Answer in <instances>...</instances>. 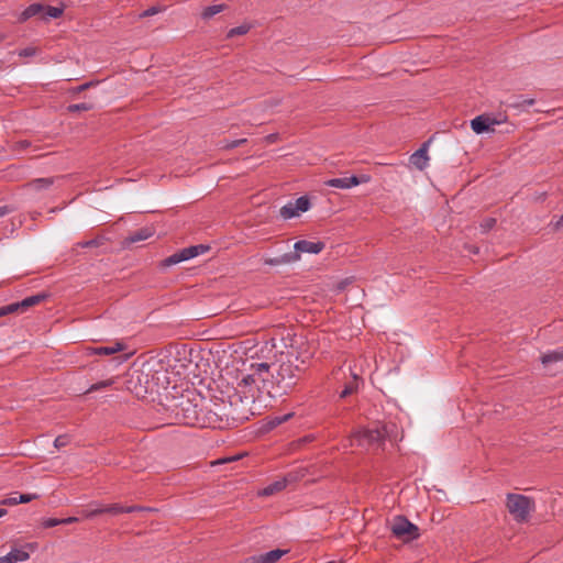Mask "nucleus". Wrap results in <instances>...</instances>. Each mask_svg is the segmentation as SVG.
I'll return each instance as SVG.
<instances>
[{"label": "nucleus", "mask_w": 563, "mask_h": 563, "mask_svg": "<svg viewBox=\"0 0 563 563\" xmlns=\"http://www.w3.org/2000/svg\"><path fill=\"white\" fill-rule=\"evenodd\" d=\"M306 369V362L298 354H282L276 363H252L249 372L236 377L231 402L240 418L254 415L253 404L262 394L283 395L290 390Z\"/></svg>", "instance_id": "f257e3e1"}, {"label": "nucleus", "mask_w": 563, "mask_h": 563, "mask_svg": "<svg viewBox=\"0 0 563 563\" xmlns=\"http://www.w3.org/2000/svg\"><path fill=\"white\" fill-rule=\"evenodd\" d=\"M233 386L234 384L230 385L227 382L224 389L220 390L219 399L221 404H214V409L206 406L202 400L201 404H197L189 398L183 399L177 406L176 416L178 420L187 426L212 429L224 428L230 424V419L233 422L247 420L249 418H240L236 415L238 406L231 402L230 397L233 394Z\"/></svg>", "instance_id": "f03ea898"}, {"label": "nucleus", "mask_w": 563, "mask_h": 563, "mask_svg": "<svg viewBox=\"0 0 563 563\" xmlns=\"http://www.w3.org/2000/svg\"><path fill=\"white\" fill-rule=\"evenodd\" d=\"M471 129L476 134H494L509 132L514 125L504 113H483L471 120Z\"/></svg>", "instance_id": "7ed1b4c3"}, {"label": "nucleus", "mask_w": 563, "mask_h": 563, "mask_svg": "<svg viewBox=\"0 0 563 563\" xmlns=\"http://www.w3.org/2000/svg\"><path fill=\"white\" fill-rule=\"evenodd\" d=\"M507 509L517 522H526L534 510V503L527 496L508 494Z\"/></svg>", "instance_id": "20e7f679"}, {"label": "nucleus", "mask_w": 563, "mask_h": 563, "mask_svg": "<svg viewBox=\"0 0 563 563\" xmlns=\"http://www.w3.org/2000/svg\"><path fill=\"white\" fill-rule=\"evenodd\" d=\"M391 532L395 537L406 541L416 540L420 536L419 528L402 516L394 519Z\"/></svg>", "instance_id": "39448f33"}, {"label": "nucleus", "mask_w": 563, "mask_h": 563, "mask_svg": "<svg viewBox=\"0 0 563 563\" xmlns=\"http://www.w3.org/2000/svg\"><path fill=\"white\" fill-rule=\"evenodd\" d=\"M310 207V199L307 196H301L296 200H290L285 206H283L279 210V214L284 220H289L308 211Z\"/></svg>", "instance_id": "423d86ee"}, {"label": "nucleus", "mask_w": 563, "mask_h": 563, "mask_svg": "<svg viewBox=\"0 0 563 563\" xmlns=\"http://www.w3.org/2000/svg\"><path fill=\"white\" fill-rule=\"evenodd\" d=\"M386 435L385 429H362L353 434L352 443L357 442L361 446L374 445L380 443Z\"/></svg>", "instance_id": "0eeeda50"}, {"label": "nucleus", "mask_w": 563, "mask_h": 563, "mask_svg": "<svg viewBox=\"0 0 563 563\" xmlns=\"http://www.w3.org/2000/svg\"><path fill=\"white\" fill-rule=\"evenodd\" d=\"M44 299L42 295H35L24 298L22 301L13 302L3 307H0V318L10 313L18 312L19 310H25L32 306L40 303Z\"/></svg>", "instance_id": "6e6552de"}, {"label": "nucleus", "mask_w": 563, "mask_h": 563, "mask_svg": "<svg viewBox=\"0 0 563 563\" xmlns=\"http://www.w3.org/2000/svg\"><path fill=\"white\" fill-rule=\"evenodd\" d=\"M371 180L369 175L350 176V177H341V178H331L325 181V185L329 187L341 188V189H350L352 187L358 186L360 184H366Z\"/></svg>", "instance_id": "1a4fd4ad"}, {"label": "nucleus", "mask_w": 563, "mask_h": 563, "mask_svg": "<svg viewBox=\"0 0 563 563\" xmlns=\"http://www.w3.org/2000/svg\"><path fill=\"white\" fill-rule=\"evenodd\" d=\"M428 145L429 143H423L422 146L412 153L409 157V166L423 170L429 165V155H428Z\"/></svg>", "instance_id": "9d476101"}, {"label": "nucleus", "mask_w": 563, "mask_h": 563, "mask_svg": "<svg viewBox=\"0 0 563 563\" xmlns=\"http://www.w3.org/2000/svg\"><path fill=\"white\" fill-rule=\"evenodd\" d=\"M287 553L286 550L275 549L266 553L252 555L245 560V563H276L283 555Z\"/></svg>", "instance_id": "9b49d317"}, {"label": "nucleus", "mask_w": 563, "mask_h": 563, "mask_svg": "<svg viewBox=\"0 0 563 563\" xmlns=\"http://www.w3.org/2000/svg\"><path fill=\"white\" fill-rule=\"evenodd\" d=\"M196 251L197 250L191 246L185 247V249L180 250L179 252L166 257L163 261V265L168 267V266L176 265L178 263L191 260L197 256Z\"/></svg>", "instance_id": "f8f14e48"}, {"label": "nucleus", "mask_w": 563, "mask_h": 563, "mask_svg": "<svg viewBox=\"0 0 563 563\" xmlns=\"http://www.w3.org/2000/svg\"><path fill=\"white\" fill-rule=\"evenodd\" d=\"M125 349L122 342H113L109 346H88L85 349L87 355H112Z\"/></svg>", "instance_id": "ddd939ff"}, {"label": "nucleus", "mask_w": 563, "mask_h": 563, "mask_svg": "<svg viewBox=\"0 0 563 563\" xmlns=\"http://www.w3.org/2000/svg\"><path fill=\"white\" fill-rule=\"evenodd\" d=\"M295 251L298 253L318 254L324 249L323 242H311L307 240L297 241L294 245Z\"/></svg>", "instance_id": "4468645a"}, {"label": "nucleus", "mask_w": 563, "mask_h": 563, "mask_svg": "<svg viewBox=\"0 0 563 563\" xmlns=\"http://www.w3.org/2000/svg\"><path fill=\"white\" fill-rule=\"evenodd\" d=\"M30 554L23 549H12L8 554L0 556V563H19L29 560Z\"/></svg>", "instance_id": "2eb2a0df"}, {"label": "nucleus", "mask_w": 563, "mask_h": 563, "mask_svg": "<svg viewBox=\"0 0 563 563\" xmlns=\"http://www.w3.org/2000/svg\"><path fill=\"white\" fill-rule=\"evenodd\" d=\"M287 486V478H279L267 486H265L263 489L258 490L257 495L262 497L272 496L278 492H282Z\"/></svg>", "instance_id": "dca6fc26"}, {"label": "nucleus", "mask_w": 563, "mask_h": 563, "mask_svg": "<svg viewBox=\"0 0 563 563\" xmlns=\"http://www.w3.org/2000/svg\"><path fill=\"white\" fill-rule=\"evenodd\" d=\"M141 510H147V509L143 508V507H137V506L124 507V506H121L120 504L106 505V514H111V515L129 514V512L141 511Z\"/></svg>", "instance_id": "f3484780"}, {"label": "nucleus", "mask_w": 563, "mask_h": 563, "mask_svg": "<svg viewBox=\"0 0 563 563\" xmlns=\"http://www.w3.org/2000/svg\"><path fill=\"white\" fill-rule=\"evenodd\" d=\"M153 234H154V231L151 228H143V229H140L136 232L130 234L125 239V243L132 244V243L141 242V241L147 240Z\"/></svg>", "instance_id": "a211bd4d"}, {"label": "nucleus", "mask_w": 563, "mask_h": 563, "mask_svg": "<svg viewBox=\"0 0 563 563\" xmlns=\"http://www.w3.org/2000/svg\"><path fill=\"white\" fill-rule=\"evenodd\" d=\"M563 361V347L558 350L549 351L541 356L543 365Z\"/></svg>", "instance_id": "6ab92c4d"}, {"label": "nucleus", "mask_w": 563, "mask_h": 563, "mask_svg": "<svg viewBox=\"0 0 563 563\" xmlns=\"http://www.w3.org/2000/svg\"><path fill=\"white\" fill-rule=\"evenodd\" d=\"M101 514H106V505L98 503L90 504L89 507L81 511L84 518L90 519Z\"/></svg>", "instance_id": "aec40b11"}, {"label": "nucleus", "mask_w": 563, "mask_h": 563, "mask_svg": "<svg viewBox=\"0 0 563 563\" xmlns=\"http://www.w3.org/2000/svg\"><path fill=\"white\" fill-rule=\"evenodd\" d=\"M44 5L40 3L30 4L21 14V20L25 21L38 14H43Z\"/></svg>", "instance_id": "412c9836"}, {"label": "nucleus", "mask_w": 563, "mask_h": 563, "mask_svg": "<svg viewBox=\"0 0 563 563\" xmlns=\"http://www.w3.org/2000/svg\"><path fill=\"white\" fill-rule=\"evenodd\" d=\"M224 10H225V4H223V3L212 4V5H209L203 9L201 16H202V19L208 20Z\"/></svg>", "instance_id": "4be33fe9"}, {"label": "nucleus", "mask_w": 563, "mask_h": 563, "mask_svg": "<svg viewBox=\"0 0 563 563\" xmlns=\"http://www.w3.org/2000/svg\"><path fill=\"white\" fill-rule=\"evenodd\" d=\"M53 181V178H37L29 183L27 186L33 190H42L48 188Z\"/></svg>", "instance_id": "5701e85b"}, {"label": "nucleus", "mask_w": 563, "mask_h": 563, "mask_svg": "<svg viewBox=\"0 0 563 563\" xmlns=\"http://www.w3.org/2000/svg\"><path fill=\"white\" fill-rule=\"evenodd\" d=\"M63 14V9L58 7L44 5L43 18L57 19Z\"/></svg>", "instance_id": "b1692460"}, {"label": "nucleus", "mask_w": 563, "mask_h": 563, "mask_svg": "<svg viewBox=\"0 0 563 563\" xmlns=\"http://www.w3.org/2000/svg\"><path fill=\"white\" fill-rule=\"evenodd\" d=\"M250 30H251V25L246 24V23L235 26V27H232L228 31L227 38H232V37L239 36V35H245L246 33H249Z\"/></svg>", "instance_id": "393cba45"}, {"label": "nucleus", "mask_w": 563, "mask_h": 563, "mask_svg": "<svg viewBox=\"0 0 563 563\" xmlns=\"http://www.w3.org/2000/svg\"><path fill=\"white\" fill-rule=\"evenodd\" d=\"M298 258H299V254H285L282 257L269 260L266 263L269 265H279L283 263H288L290 261H296Z\"/></svg>", "instance_id": "a878e982"}, {"label": "nucleus", "mask_w": 563, "mask_h": 563, "mask_svg": "<svg viewBox=\"0 0 563 563\" xmlns=\"http://www.w3.org/2000/svg\"><path fill=\"white\" fill-rule=\"evenodd\" d=\"M357 376L353 375V382L349 383L340 393V398H345L357 389Z\"/></svg>", "instance_id": "bb28decb"}, {"label": "nucleus", "mask_w": 563, "mask_h": 563, "mask_svg": "<svg viewBox=\"0 0 563 563\" xmlns=\"http://www.w3.org/2000/svg\"><path fill=\"white\" fill-rule=\"evenodd\" d=\"M93 108L92 103L82 102V103H76L68 106L67 110L69 112H77V111H89Z\"/></svg>", "instance_id": "cd10ccee"}, {"label": "nucleus", "mask_w": 563, "mask_h": 563, "mask_svg": "<svg viewBox=\"0 0 563 563\" xmlns=\"http://www.w3.org/2000/svg\"><path fill=\"white\" fill-rule=\"evenodd\" d=\"M113 384H114L113 378L98 382L90 386V388L88 389V393L96 391V390H99L102 388H108V387L112 386Z\"/></svg>", "instance_id": "c85d7f7f"}, {"label": "nucleus", "mask_w": 563, "mask_h": 563, "mask_svg": "<svg viewBox=\"0 0 563 563\" xmlns=\"http://www.w3.org/2000/svg\"><path fill=\"white\" fill-rule=\"evenodd\" d=\"M496 224V220L494 218H487L481 223V228L483 232H488Z\"/></svg>", "instance_id": "c756f323"}, {"label": "nucleus", "mask_w": 563, "mask_h": 563, "mask_svg": "<svg viewBox=\"0 0 563 563\" xmlns=\"http://www.w3.org/2000/svg\"><path fill=\"white\" fill-rule=\"evenodd\" d=\"M58 525H62V519H56V518H46L42 521V526L44 528H53V527H56Z\"/></svg>", "instance_id": "7c9ffc66"}, {"label": "nucleus", "mask_w": 563, "mask_h": 563, "mask_svg": "<svg viewBox=\"0 0 563 563\" xmlns=\"http://www.w3.org/2000/svg\"><path fill=\"white\" fill-rule=\"evenodd\" d=\"M68 442H69V439L67 435H58L54 441V445L56 449H60V448L67 445Z\"/></svg>", "instance_id": "2f4dec72"}, {"label": "nucleus", "mask_w": 563, "mask_h": 563, "mask_svg": "<svg viewBox=\"0 0 563 563\" xmlns=\"http://www.w3.org/2000/svg\"><path fill=\"white\" fill-rule=\"evenodd\" d=\"M36 54V48L35 47H25L23 49H20L18 52V55L21 56V57H31V56H34Z\"/></svg>", "instance_id": "473e14b6"}, {"label": "nucleus", "mask_w": 563, "mask_h": 563, "mask_svg": "<svg viewBox=\"0 0 563 563\" xmlns=\"http://www.w3.org/2000/svg\"><path fill=\"white\" fill-rule=\"evenodd\" d=\"M37 498L35 494H20L19 495V504L30 503Z\"/></svg>", "instance_id": "72a5a7b5"}, {"label": "nucleus", "mask_w": 563, "mask_h": 563, "mask_svg": "<svg viewBox=\"0 0 563 563\" xmlns=\"http://www.w3.org/2000/svg\"><path fill=\"white\" fill-rule=\"evenodd\" d=\"M19 504V496H11L0 501V505L13 506Z\"/></svg>", "instance_id": "f704fd0d"}, {"label": "nucleus", "mask_w": 563, "mask_h": 563, "mask_svg": "<svg viewBox=\"0 0 563 563\" xmlns=\"http://www.w3.org/2000/svg\"><path fill=\"white\" fill-rule=\"evenodd\" d=\"M161 11V9L158 7H151L150 9L143 11L140 16L141 18H146V16H151V15H154L156 13H158Z\"/></svg>", "instance_id": "c9c22d12"}, {"label": "nucleus", "mask_w": 563, "mask_h": 563, "mask_svg": "<svg viewBox=\"0 0 563 563\" xmlns=\"http://www.w3.org/2000/svg\"><path fill=\"white\" fill-rule=\"evenodd\" d=\"M191 247H195L197 250L196 251L197 256L200 255V254L206 253L209 250V246L203 245V244L192 245Z\"/></svg>", "instance_id": "e433bc0d"}, {"label": "nucleus", "mask_w": 563, "mask_h": 563, "mask_svg": "<svg viewBox=\"0 0 563 563\" xmlns=\"http://www.w3.org/2000/svg\"><path fill=\"white\" fill-rule=\"evenodd\" d=\"M291 416H292V413H286V415L280 416V417H276L275 418V423L276 424H280V423L287 421Z\"/></svg>", "instance_id": "4c0bfd02"}, {"label": "nucleus", "mask_w": 563, "mask_h": 563, "mask_svg": "<svg viewBox=\"0 0 563 563\" xmlns=\"http://www.w3.org/2000/svg\"><path fill=\"white\" fill-rule=\"evenodd\" d=\"M239 457L238 456H232V457H229V459H221V460H217L216 462H213L212 464L216 465V464H222V463H227V462H231V461H236Z\"/></svg>", "instance_id": "58836bf2"}, {"label": "nucleus", "mask_w": 563, "mask_h": 563, "mask_svg": "<svg viewBox=\"0 0 563 563\" xmlns=\"http://www.w3.org/2000/svg\"><path fill=\"white\" fill-rule=\"evenodd\" d=\"M77 521H78L77 517H68V518L62 519V525H69V523H74Z\"/></svg>", "instance_id": "ea45409f"}, {"label": "nucleus", "mask_w": 563, "mask_h": 563, "mask_svg": "<svg viewBox=\"0 0 563 563\" xmlns=\"http://www.w3.org/2000/svg\"><path fill=\"white\" fill-rule=\"evenodd\" d=\"M96 244H97V243H96V241H95V240H90V241H86V242H84V243H80V246H81V247H90V246H93V245H96Z\"/></svg>", "instance_id": "a19ab883"}, {"label": "nucleus", "mask_w": 563, "mask_h": 563, "mask_svg": "<svg viewBox=\"0 0 563 563\" xmlns=\"http://www.w3.org/2000/svg\"><path fill=\"white\" fill-rule=\"evenodd\" d=\"M90 86H91V82H86V84H84V85L79 86V87L76 89V91H77V92L84 91V90H86L87 88H89Z\"/></svg>", "instance_id": "79ce46f5"}, {"label": "nucleus", "mask_w": 563, "mask_h": 563, "mask_svg": "<svg viewBox=\"0 0 563 563\" xmlns=\"http://www.w3.org/2000/svg\"><path fill=\"white\" fill-rule=\"evenodd\" d=\"M8 213V208L7 207H0V217L4 216Z\"/></svg>", "instance_id": "37998d69"}, {"label": "nucleus", "mask_w": 563, "mask_h": 563, "mask_svg": "<svg viewBox=\"0 0 563 563\" xmlns=\"http://www.w3.org/2000/svg\"><path fill=\"white\" fill-rule=\"evenodd\" d=\"M563 225V214L560 217V219L556 221V227L560 228Z\"/></svg>", "instance_id": "c03bdc74"}, {"label": "nucleus", "mask_w": 563, "mask_h": 563, "mask_svg": "<svg viewBox=\"0 0 563 563\" xmlns=\"http://www.w3.org/2000/svg\"><path fill=\"white\" fill-rule=\"evenodd\" d=\"M7 509L0 508V518L7 515Z\"/></svg>", "instance_id": "a18cd8bd"}, {"label": "nucleus", "mask_w": 563, "mask_h": 563, "mask_svg": "<svg viewBox=\"0 0 563 563\" xmlns=\"http://www.w3.org/2000/svg\"><path fill=\"white\" fill-rule=\"evenodd\" d=\"M266 141H267V142L275 141L274 135H273V134H271L269 136H267Z\"/></svg>", "instance_id": "49530a36"}, {"label": "nucleus", "mask_w": 563, "mask_h": 563, "mask_svg": "<svg viewBox=\"0 0 563 563\" xmlns=\"http://www.w3.org/2000/svg\"><path fill=\"white\" fill-rule=\"evenodd\" d=\"M325 563H336V562H334V561H329V562H325Z\"/></svg>", "instance_id": "de8ad7c7"}]
</instances>
